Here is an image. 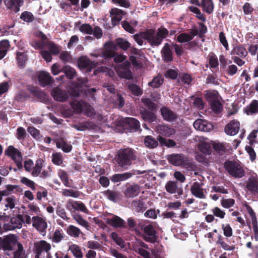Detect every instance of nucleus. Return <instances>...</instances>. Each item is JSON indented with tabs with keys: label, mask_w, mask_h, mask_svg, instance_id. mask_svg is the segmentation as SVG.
Masks as SVG:
<instances>
[{
	"label": "nucleus",
	"mask_w": 258,
	"mask_h": 258,
	"mask_svg": "<svg viewBox=\"0 0 258 258\" xmlns=\"http://www.w3.org/2000/svg\"><path fill=\"white\" fill-rule=\"evenodd\" d=\"M141 115L143 119L145 121L153 122L156 120V116L155 113L146 109L141 111Z\"/></svg>",
	"instance_id": "72a5a7b5"
},
{
	"label": "nucleus",
	"mask_w": 258,
	"mask_h": 258,
	"mask_svg": "<svg viewBox=\"0 0 258 258\" xmlns=\"http://www.w3.org/2000/svg\"><path fill=\"white\" fill-rule=\"evenodd\" d=\"M211 107L212 109L215 112V113H219L222 110V104L219 101V99L217 101L213 102L210 104Z\"/></svg>",
	"instance_id": "69168bd1"
},
{
	"label": "nucleus",
	"mask_w": 258,
	"mask_h": 258,
	"mask_svg": "<svg viewBox=\"0 0 258 258\" xmlns=\"http://www.w3.org/2000/svg\"><path fill=\"white\" fill-rule=\"evenodd\" d=\"M67 232L70 236L74 238H78L81 234H83L79 228L72 225L68 226Z\"/></svg>",
	"instance_id": "58836bf2"
},
{
	"label": "nucleus",
	"mask_w": 258,
	"mask_h": 258,
	"mask_svg": "<svg viewBox=\"0 0 258 258\" xmlns=\"http://www.w3.org/2000/svg\"><path fill=\"white\" fill-rule=\"evenodd\" d=\"M51 248V244L45 240H40L34 244L35 258H40L43 252L49 251Z\"/></svg>",
	"instance_id": "9b49d317"
},
{
	"label": "nucleus",
	"mask_w": 258,
	"mask_h": 258,
	"mask_svg": "<svg viewBox=\"0 0 258 258\" xmlns=\"http://www.w3.org/2000/svg\"><path fill=\"white\" fill-rule=\"evenodd\" d=\"M147 35V31H146L139 34H136L133 35V37L138 45L141 46L143 44V39L146 40Z\"/></svg>",
	"instance_id": "09e8293b"
},
{
	"label": "nucleus",
	"mask_w": 258,
	"mask_h": 258,
	"mask_svg": "<svg viewBox=\"0 0 258 258\" xmlns=\"http://www.w3.org/2000/svg\"><path fill=\"white\" fill-rule=\"evenodd\" d=\"M16 204V198L14 196L8 197L5 199V207L4 210L9 209H13L15 208Z\"/></svg>",
	"instance_id": "c03bdc74"
},
{
	"label": "nucleus",
	"mask_w": 258,
	"mask_h": 258,
	"mask_svg": "<svg viewBox=\"0 0 258 258\" xmlns=\"http://www.w3.org/2000/svg\"><path fill=\"white\" fill-rule=\"evenodd\" d=\"M20 182L23 184L31 188L32 190L35 189L34 182L29 178L25 177H22L21 178Z\"/></svg>",
	"instance_id": "680f3d73"
},
{
	"label": "nucleus",
	"mask_w": 258,
	"mask_h": 258,
	"mask_svg": "<svg viewBox=\"0 0 258 258\" xmlns=\"http://www.w3.org/2000/svg\"><path fill=\"white\" fill-rule=\"evenodd\" d=\"M130 43L125 39L123 38H118L116 39L114 42H109L106 43L105 44V47H108L111 49H117V47H119L124 50H127L130 47Z\"/></svg>",
	"instance_id": "f8f14e48"
},
{
	"label": "nucleus",
	"mask_w": 258,
	"mask_h": 258,
	"mask_svg": "<svg viewBox=\"0 0 258 258\" xmlns=\"http://www.w3.org/2000/svg\"><path fill=\"white\" fill-rule=\"evenodd\" d=\"M62 194L66 197H72L75 198H78L80 195L79 191L68 189H62Z\"/></svg>",
	"instance_id": "4d7b16f0"
},
{
	"label": "nucleus",
	"mask_w": 258,
	"mask_h": 258,
	"mask_svg": "<svg viewBox=\"0 0 258 258\" xmlns=\"http://www.w3.org/2000/svg\"><path fill=\"white\" fill-rule=\"evenodd\" d=\"M115 49H111L108 47H105L104 50H96L90 54V55L94 57H99L102 58L104 63L108 60L109 59L113 58L115 62H120L125 59V56L122 54L115 53L114 50Z\"/></svg>",
	"instance_id": "f03ea898"
},
{
	"label": "nucleus",
	"mask_w": 258,
	"mask_h": 258,
	"mask_svg": "<svg viewBox=\"0 0 258 258\" xmlns=\"http://www.w3.org/2000/svg\"><path fill=\"white\" fill-rule=\"evenodd\" d=\"M140 227L144 233V239L147 242L155 243L158 236L156 235V232L151 224L145 225L142 223L139 224Z\"/></svg>",
	"instance_id": "0eeeda50"
},
{
	"label": "nucleus",
	"mask_w": 258,
	"mask_h": 258,
	"mask_svg": "<svg viewBox=\"0 0 258 258\" xmlns=\"http://www.w3.org/2000/svg\"><path fill=\"white\" fill-rule=\"evenodd\" d=\"M224 167L227 172L234 178H241L244 176L245 172L240 164L235 161H226Z\"/></svg>",
	"instance_id": "20e7f679"
},
{
	"label": "nucleus",
	"mask_w": 258,
	"mask_h": 258,
	"mask_svg": "<svg viewBox=\"0 0 258 258\" xmlns=\"http://www.w3.org/2000/svg\"><path fill=\"white\" fill-rule=\"evenodd\" d=\"M61 72L70 79H73L76 73L75 70L69 66L63 67L61 69Z\"/></svg>",
	"instance_id": "37998d69"
},
{
	"label": "nucleus",
	"mask_w": 258,
	"mask_h": 258,
	"mask_svg": "<svg viewBox=\"0 0 258 258\" xmlns=\"http://www.w3.org/2000/svg\"><path fill=\"white\" fill-rule=\"evenodd\" d=\"M203 184L199 182H195L190 187V191L195 197L204 199H206L205 190L203 188Z\"/></svg>",
	"instance_id": "4468645a"
},
{
	"label": "nucleus",
	"mask_w": 258,
	"mask_h": 258,
	"mask_svg": "<svg viewBox=\"0 0 258 258\" xmlns=\"http://www.w3.org/2000/svg\"><path fill=\"white\" fill-rule=\"evenodd\" d=\"M135 251L142 256L144 258H151L150 253L146 250L139 246H134Z\"/></svg>",
	"instance_id": "13d9d810"
},
{
	"label": "nucleus",
	"mask_w": 258,
	"mask_h": 258,
	"mask_svg": "<svg viewBox=\"0 0 258 258\" xmlns=\"http://www.w3.org/2000/svg\"><path fill=\"white\" fill-rule=\"evenodd\" d=\"M246 189L254 196L258 195V177L256 174L251 175L246 182Z\"/></svg>",
	"instance_id": "1a4fd4ad"
},
{
	"label": "nucleus",
	"mask_w": 258,
	"mask_h": 258,
	"mask_svg": "<svg viewBox=\"0 0 258 258\" xmlns=\"http://www.w3.org/2000/svg\"><path fill=\"white\" fill-rule=\"evenodd\" d=\"M161 53L162 58L165 62H168L172 60V52L169 43H166L164 44Z\"/></svg>",
	"instance_id": "cd10ccee"
},
{
	"label": "nucleus",
	"mask_w": 258,
	"mask_h": 258,
	"mask_svg": "<svg viewBox=\"0 0 258 258\" xmlns=\"http://www.w3.org/2000/svg\"><path fill=\"white\" fill-rule=\"evenodd\" d=\"M206 98L207 101L211 104L218 100V93L217 92H208L206 94Z\"/></svg>",
	"instance_id": "6e6d98bb"
},
{
	"label": "nucleus",
	"mask_w": 258,
	"mask_h": 258,
	"mask_svg": "<svg viewBox=\"0 0 258 258\" xmlns=\"http://www.w3.org/2000/svg\"><path fill=\"white\" fill-rule=\"evenodd\" d=\"M196 130L202 132H208L213 130V125L205 120L197 119L193 124Z\"/></svg>",
	"instance_id": "6ab92c4d"
},
{
	"label": "nucleus",
	"mask_w": 258,
	"mask_h": 258,
	"mask_svg": "<svg viewBox=\"0 0 258 258\" xmlns=\"http://www.w3.org/2000/svg\"><path fill=\"white\" fill-rule=\"evenodd\" d=\"M42 168V161L38 159L36 161L35 166L32 168L31 171V175L34 177H37L40 174Z\"/></svg>",
	"instance_id": "a19ab883"
},
{
	"label": "nucleus",
	"mask_w": 258,
	"mask_h": 258,
	"mask_svg": "<svg viewBox=\"0 0 258 258\" xmlns=\"http://www.w3.org/2000/svg\"><path fill=\"white\" fill-rule=\"evenodd\" d=\"M69 250L71 251L76 258H82L83 253L80 247L76 244H72L69 247Z\"/></svg>",
	"instance_id": "79ce46f5"
},
{
	"label": "nucleus",
	"mask_w": 258,
	"mask_h": 258,
	"mask_svg": "<svg viewBox=\"0 0 258 258\" xmlns=\"http://www.w3.org/2000/svg\"><path fill=\"white\" fill-rule=\"evenodd\" d=\"M168 33V30L164 27L159 28L156 32L152 29L148 30L146 40L152 46H158L167 37Z\"/></svg>",
	"instance_id": "7ed1b4c3"
},
{
	"label": "nucleus",
	"mask_w": 258,
	"mask_h": 258,
	"mask_svg": "<svg viewBox=\"0 0 258 258\" xmlns=\"http://www.w3.org/2000/svg\"><path fill=\"white\" fill-rule=\"evenodd\" d=\"M49 52L53 55H57L59 52L58 46L53 42H49L47 44Z\"/></svg>",
	"instance_id": "e2e57ef3"
},
{
	"label": "nucleus",
	"mask_w": 258,
	"mask_h": 258,
	"mask_svg": "<svg viewBox=\"0 0 258 258\" xmlns=\"http://www.w3.org/2000/svg\"><path fill=\"white\" fill-rule=\"evenodd\" d=\"M56 214L63 220L68 221L70 218L67 216L66 210L61 205H57L56 208Z\"/></svg>",
	"instance_id": "3c124183"
},
{
	"label": "nucleus",
	"mask_w": 258,
	"mask_h": 258,
	"mask_svg": "<svg viewBox=\"0 0 258 258\" xmlns=\"http://www.w3.org/2000/svg\"><path fill=\"white\" fill-rule=\"evenodd\" d=\"M56 147L58 148H61L62 150L66 153H69L72 150V146L67 143L63 140H61L57 142Z\"/></svg>",
	"instance_id": "de8ad7c7"
},
{
	"label": "nucleus",
	"mask_w": 258,
	"mask_h": 258,
	"mask_svg": "<svg viewBox=\"0 0 258 258\" xmlns=\"http://www.w3.org/2000/svg\"><path fill=\"white\" fill-rule=\"evenodd\" d=\"M89 122H84L78 124H73V127L79 131H84L88 128Z\"/></svg>",
	"instance_id": "774afa93"
},
{
	"label": "nucleus",
	"mask_w": 258,
	"mask_h": 258,
	"mask_svg": "<svg viewBox=\"0 0 258 258\" xmlns=\"http://www.w3.org/2000/svg\"><path fill=\"white\" fill-rule=\"evenodd\" d=\"M6 155L10 157L15 162L18 170L23 169V156L22 153L13 146H9L5 151Z\"/></svg>",
	"instance_id": "423d86ee"
},
{
	"label": "nucleus",
	"mask_w": 258,
	"mask_h": 258,
	"mask_svg": "<svg viewBox=\"0 0 258 258\" xmlns=\"http://www.w3.org/2000/svg\"><path fill=\"white\" fill-rule=\"evenodd\" d=\"M136 159V151L131 148H127L118 151L116 161L119 166L127 169L132 164V162Z\"/></svg>",
	"instance_id": "f257e3e1"
},
{
	"label": "nucleus",
	"mask_w": 258,
	"mask_h": 258,
	"mask_svg": "<svg viewBox=\"0 0 258 258\" xmlns=\"http://www.w3.org/2000/svg\"><path fill=\"white\" fill-rule=\"evenodd\" d=\"M38 79L40 84L43 87L51 84L53 81L49 74L45 72H40Z\"/></svg>",
	"instance_id": "393cba45"
},
{
	"label": "nucleus",
	"mask_w": 258,
	"mask_h": 258,
	"mask_svg": "<svg viewBox=\"0 0 258 258\" xmlns=\"http://www.w3.org/2000/svg\"><path fill=\"white\" fill-rule=\"evenodd\" d=\"M4 2L7 9L17 13L20 11V8L23 6L24 0H5Z\"/></svg>",
	"instance_id": "5701e85b"
},
{
	"label": "nucleus",
	"mask_w": 258,
	"mask_h": 258,
	"mask_svg": "<svg viewBox=\"0 0 258 258\" xmlns=\"http://www.w3.org/2000/svg\"><path fill=\"white\" fill-rule=\"evenodd\" d=\"M16 240V237L14 234L0 237V250H3L5 255H11L14 250L13 246L15 244Z\"/></svg>",
	"instance_id": "39448f33"
},
{
	"label": "nucleus",
	"mask_w": 258,
	"mask_h": 258,
	"mask_svg": "<svg viewBox=\"0 0 258 258\" xmlns=\"http://www.w3.org/2000/svg\"><path fill=\"white\" fill-rule=\"evenodd\" d=\"M52 162L57 165H60L62 163V158L61 153H56L52 154Z\"/></svg>",
	"instance_id": "338daca9"
},
{
	"label": "nucleus",
	"mask_w": 258,
	"mask_h": 258,
	"mask_svg": "<svg viewBox=\"0 0 258 258\" xmlns=\"http://www.w3.org/2000/svg\"><path fill=\"white\" fill-rule=\"evenodd\" d=\"M169 162L174 166H180L184 164L185 158L182 154H173L168 157Z\"/></svg>",
	"instance_id": "a878e982"
},
{
	"label": "nucleus",
	"mask_w": 258,
	"mask_h": 258,
	"mask_svg": "<svg viewBox=\"0 0 258 258\" xmlns=\"http://www.w3.org/2000/svg\"><path fill=\"white\" fill-rule=\"evenodd\" d=\"M240 122L236 120H233L228 123L225 127V133L229 136L236 135L240 130Z\"/></svg>",
	"instance_id": "aec40b11"
},
{
	"label": "nucleus",
	"mask_w": 258,
	"mask_h": 258,
	"mask_svg": "<svg viewBox=\"0 0 258 258\" xmlns=\"http://www.w3.org/2000/svg\"><path fill=\"white\" fill-rule=\"evenodd\" d=\"M23 215L19 214L16 217H13L11 219V224L13 225L14 229H20L22 228L23 224Z\"/></svg>",
	"instance_id": "ea45409f"
},
{
	"label": "nucleus",
	"mask_w": 258,
	"mask_h": 258,
	"mask_svg": "<svg viewBox=\"0 0 258 258\" xmlns=\"http://www.w3.org/2000/svg\"><path fill=\"white\" fill-rule=\"evenodd\" d=\"M106 222L114 228H121L125 227V221L120 217L110 214V217L105 219Z\"/></svg>",
	"instance_id": "dca6fc26"
},
{
	"label": "nucleus",
	"mask_w": 258,
	"mask_h": 258,
	"mask_svg": "<svg viewBox=\"0 0 258 258\" xmlns=\"http://www.w3.org/2000/svg\"><path fill=\"white\" fill-rule=\"evenodd\" d=\"M244 112L248 115H252L258 113V100H253L245 108Z\"/></svg>",
	"instance_id": "7c9ffc66"
},
{
	"label": "nucleus",
	"mask_w": 258,
	"mask_h": 258,
	"mask_svg": "<svg viewBox=\"0 0 258 258\" xmlns=\"http://www.w3.org/2000/svg\"><path fill=\"white\" fill-rule=\"evenodd\" d=\"M163 82V79L160 76L155 77L151 82L148 83V85L153 88L159 87Z\"/></svg>",
	"instance_id": "864d4df0"
},
{
	"label": "nucleus",
	"mask_w": 258,
	"mask_h": 258,
	"mask_svg": "<svg viewBox=\"0 0 258 258\" xmlns=\"http://www.w3.org/2000/svg\"><path fill=\"white\" fill-rule=\"evenodd\" d=\"M17 60L19 67L23 68L27 60V56L24 52H17Z\"/></svg>",
	"instance_id": "a18cd8bd"
},
{
	"label": "nucleus",
	"mask_w": 258,
	"mask_h": 258,
	"mask_svg": "<svg viewBox=\"0 0 258 258\" xmlns=\"http://www.w3.org/2000/svg\"><path fill=\"white\" fill-rule=\"evenodd\" d=\"M197 34L198 30L196 29L190 31V34L182 33L177 37V41L179 43L187 42L191 41Z\"/></svg>",
	"instance_id": "c85d7f7f"
},
{
	"label": "nucleus",
	"mask_w": 258,
	"mask_h": 258,
	"mask_svg": "<svg viewBox=\"0 0 258 258\" xmlns=\"http://www.w3.org/2000/svg\"><path fill=\"white\" fill-rule=\"evenodd\" d=\"M97 58L98 59L96 62L92 61L87 58H81L79 61V66L82 69L90 71L98 65L104 64V62L102 58Z\"/></svg>",
	"instance_id": "6e6552de"
},
{
	"label": "nucleus",
	"mask_w": 258,
	"mask_h": 258,
	"mask_svg": "<svg viewBox=\"0 0 258 258\" xmlns=\"http://www.w3.org/2000/svg\"><path fill=\"white\" fill-rule=\"evenodd\" d=\"M20 18L27 22H32L34 20L33 14L29 12L25 11L21 15Z\"/></svg>",
	"instance_id": "052dcab7"
},
{
	"label": "nucleus",
	"mask_w": 258,
	"mask_h": 258,
	"mask_svg": "<svg viewBox=\"0 0 258 258\" xmlns=\"http://www.w3.org/2000/svg\"><path fill=\"white\" fill-rule=\"evenodd\" d=\"M88 82L87 79L85 78L78 79V83L73 85L70 90V94L72 98L78 97L83 91V86H86Z\"/></svg>",
	"instance_id": "9d476101"
},
{
	"label": "nucleus",
	"mask_w": 258,
	"mask_h": 258,
	"mask_svg": "<svg viewBox=\"0 0 258 258\" xmlns=\"http://www.w3.org/2000/svg\"><path fill=\"white\" fill-rule=\"evenodd\" d=\"M200 7L202 8L203 11L208 14H211L213 13L214 7L212 0H202Z\"/></svg>",
	"instance_id": "f704fd0d"
},
{
	"label": "nucleus",
	"mask_w": 258,
	"mask_h": 258,
	"mask_svg": "<svg viewBox=\"0 0 258 258\" xmlns=\"http://www.w3.org/2000/svg\"><path fill=\"white\" fill-rule=\"evenodd\" d=\"M213 148L216 152L220 155H222L226 152V147L223 144L218 143L213 144Z\"/></svg>",
	"instance_id": "603ef678"
},
{
	"label": "nucleus",
	"mask_w": 258,
	"mask_h": 258,
	"mask_svg": "<svg viewBox=\"0 0 258 258\" xmlns=\"http://www.w3.org/2000/svg\"><path fill=\"white\" fill-rule=\"evenodd\" d=\"M199 150L204 154L210 155L211 152V146L207 143L203 142L199 144Z\"/></svg>",
	"instance_id": "49530a36"
},
{
	"label": "nucleus",
	"mask_w": 258,
	"mask_h": 258,
	"mask_svg": "<svg viewBox=\"0 0 258 258\" xmlns=\"http://www.w3.org/2000/svg\"><path fill=\"white\" fill-rule=\"evenodd\" d=\"M231 54L241 58H245L247 55V51L242 45L234 46L231 51Z\"/></svg>",
	"instance_id": "c756f323"
},
{
	"label": "nucleus",
	"mask_w": 258,
	"mask_h": 258,
	"mask_svg": "<svg viewBox=\"0 0 258 258\" xmlns=\"http://www.w3.org/2000/svg\"><path fill=\"white\" fill-rule=\"evenodd\" d=\"M73 218L79 225L84 227L86 229L89 230L90 226L88 223L80 215H74Z\"/></svg>",
	"instance_id": "5fc2aeb1"
},
{
	"label": "nucleus",
	"mask_w": 258,
	"mask_h": 258,
	"mask_svg": "<svg viewBox=\"0 0 258 258\" xmlns=\"http://www.w3.org/2000/svg\"><path fill=\"white\" fill-rule=\"evenodd\" d=\"M79 30L81 32L87 34H92L93 33V28L91 25L88 24H82L79 27Z\"/></svg>",
	"instance_id": "0e129e2a"
},
{
	"label": "nucleus",
	"mask_w": 258,
	"mask_h": 258,
	"mask_svg": "<svg viewBox=\"0 0 258 258\" xmlns=\"http://www.w3.org/2000/svg\"><path fill=\"white\" fill-rule=\"evenodd\" d=\"M158 141L162 146L173 147L176 145L175 142L171 139H166L160 136H158Z\"/></svg>",
	"instance_id": "8fccbe9b"
},
{
	"label": "nucleus",
	"mask_w": 258,
	"mask_h": 258,
	"mask_svg": "<svg viewBox=\"0 0 258 258\" xmlns=\"http://www.w3.org/2000/svg\"><path fill=\"white\" fill-rule=\"evenodd\" d=\"M133 176L132 172H125L124 173H117L113 175L110 180L114 183L125 181Z\"/></svg>",
	"instance_id": "2f4dec72"
},
{
	"label": "nucleus",
	"mask_w": 258,
	"mask_h": 258,
	"mask_svg": "<svg viewBox=\"0 0 258 258\" xmlns=\"http://www.w3.org/2000/svg\"><path fill=\"white\" fill-rule=\"evenodd\" d=\"M123 11L118 9H112L110 11L111 21L113 25H116L122 19Z\"/></svg>",
	"instance_id": "473e14b6"
},
{
	"label": "nucleus",
	"mask_w": 258,
	"mask_h": 258,
	"mask_svg": "<svg viewBox=\"0 0 258 258\" xmlns=\"http://www.w3.org/2000/svg\"><path fill=\"white\" fill-rule=\"evenodd\" d=\"M235 204V201L232 199H224L221 200V204L225 208H229L233 206Z\"/></svg>",
	"instance_id": "bf43d9fd"
},
{
	"label": "nucleus",
	"mask_w": 258,
	"mask_h": 258,
	"mask_svg": "<svg viewBox=\"0 0 258 258\" xmlns=\"http://www.w3.org/2000/svg\"><path fill=\"white\" fill-rule=\"evenodd\" d=\"M32 225L42 235H44L45 234L47 224L43 218L39 216H33L32 217Z\"/></svg>",
	"instance_id": "ddd939ff"
},
{
	"label": "nucleus",
	"mask_w": 258,
	"mask_h": 258,
	"mask_svg": "<svg viewBox=\"0 0 258 258\" xmlns=\"http://www.w3.org/2000/svg\"><path fill=\"white\" fill-rule=\"evenodd\" d=\"M104 195L108 200L114 203L118 202L121 198L120 192L114 190L107 189L104 192Z\"/></svg>",
	"instance_id": "bb28decb"
},
{
	"label": "nucleus",
	"mask_w": 258,
	"mask_h": 258,
	"mask_svg": "<svg viewBox=\"0 0 258 258\" xmlns=\"http://www.w3.org/2000/svg\"><path fill=\"white\" fill-rule=\"evenodd\" d=\"M140 192V187L138 184L129 185L124 191L125 197L133 198L138 196Z\"/></svg>",
	"instance_id": "b1692460"
},
{
	"label": "nucleus",
	"mask_w": 258,
	"mask_h": 258,
	"mask_svg": "<svg viewBox=\"0 0 258 258\" xmlns=\"http://www.w3.org/2000/svg\"><path fill=\"white\" fill-rule=\"evenodd\" d=\"M158 138L156 140L151 136H147L144 139V144L146 147L150 149L156 148L158 146Z\"/></svg>",
	"instance_id": "c9c22d12"
},
{
	"label": "nucleus",
	"mask_w": 258,
	"mask_h": 258,
	"mask_svg": "<svg viewBox=\"0 0 258 258\" xmlns=\"http://www.w3.org/2000/svg\"><path fill=\"white\" fill-rule=\"evenodd\" d=\"M165 188L166 191L170 194H177L181 196L183 194V189L181 186H178L177 182L168 181L165 184Z\"/></svg>",
	"instance_id": "a211bd4d"
},
{
	"label": "nucleus",
	"mask_w": 258,
	"mask_h": 258,
	"mask_svg": "<svg viewBox=\"0 0 258 258\" xmlns=\"http://www.w3.org/2000/svg\"><path fill=\"white\" fill-rule=\"evenodd\" d=\"M128 127L132 132H137L140 129V122L135 118L130 117L126 119Z\"/></svg>",
	"instance_id": "e433bc0d"
},
{
	"label": "nucleus",
	"mask_w": 258,
	"mask_h": 258,
	"mask_svg": "<svg viewBox=\"0 0 258 258\" xmlns=\"http://www.w3.org/2000/svg\"><path fill=\"white\" fill-rule=\"evenodd\" d=\"M51 94L55 100L59 102H64L69 97L67 91L61 89L59 86L54 88Z\"/></svg>",
	"instance_id": "f3484780"
},
{
	"label": "nucleus",
	"mask_w": 258,
	"mask_h": 258,
	"mask_svg": "<svg viewBox=\"0 0 258 258\" xmlns=\"http://www.w3.org/2000/svg\"><path fill=\"white\" fill-rule=\"evenodd\" d=\"M118 76L122 78L130 80L133 78L132 73L130 69V64L124 63L116 69Z\"/></svg>",
	"instance_id": "2eb2a0df"
},
{
	"label": "nucleus",
	"mask_w": 258,
	"mask_h": 258,
	"mask_svg": "<svg viewBox=\"0 0 258 258\" xmlns=\"http://www.w3.org/2000/svg\"><path fill=\"white\" fill-rule=\"evenodd\" d=\"M156 131L158 134L166 137H170L175 133V130L173 128L165 124L157 125Z\"/></svg>",
	"instance_id": "4be33fe9"
},
{
	"label": "nucleus",
	"mask_w": 258,
	"mask_h": 258,
	"mask_svg": "<svg viewBox=\"0 0 258 258\" xmlns=\"http://www.w3.org/2000/svg\"><path fill=\"white\" fill-rule=\"evenodd\" d=\"M132 207L136 212H141L144 211L146 207L143 200H134L132 203Z\"/></svg>",
	"instance_id": "4c0bfd02"
},
{
	"label": "nucleus",
	"mask_w": 258,
	"mask_h": 258,
	"mask_svg": "<svg viewBox=\"0 0 258 258\" xmlns=\"http://www.w3.org/2000/svg\"><path fill=\"white\" fill-rule=\"evenodd\" d=\"M161 115L163 119L168 122L175 121L178 117L177 114L167 107H164L160 109Z\"/></svg>",
	"instance_id": "412c9836"
}]
</instances>
